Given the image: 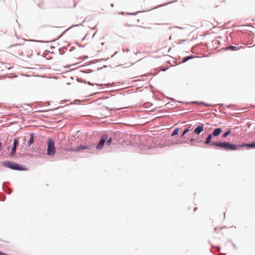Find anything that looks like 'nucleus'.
I'll list each match as a JSON object with an SVG mask.
<instances>
[{"label": "nucleus", "mask_w": 255, "mask_h": 255, "mask_svg": "<svg viewBox=\"0 0 255 255\" xmlns=\"http://www.w3.org/2000/svg\"><path fill=\"white\" fill-rule=\"evenodd\" d=\"M55 151L54 140L51 138H48L47 141V154L50 156H54Z\"/></svg>", "instance_id": "obj_1"}, {"label": "nucleus", "mask_w": 255, "mask_h": 255, "mask_svg": "<svg viewBox=\"0 0 255 255\" xmlns=\"http://www.w3.org/2000/svg\"><path fill=\"white\" fill-rule=\"evenodd\" d=\"M228 142L217 141L212 143V147L216 149L224 150L228 151Z\"/></svg>", "instance_id": "obj_2"}, {"label": "nucleus", "mask_w": 255, "mask_h": 255, "mask_svg": "<svg viewBox=\"0 0 255 255\" xmlns=\"http://www.w3.org/2000/svg\"><path fill=\"white\" fill-rule=\"evenodd\" d=\"M108 137V136L107 134H104L101 136L100 139L99 143L96 147V148L97 150L101 149L104 147L105 144H106V141L107 140Z\"/></svg>", "instance_id": "obj_3"}, {"label": "nucleus", "mask_w": 255, "mask_h": 255, "mask_svg": "<svg viewBox=\"0 0 255 255\" xmlns=\"http://www.w3.org/2000/svg\"><path fill=\"white\" fill-rule=\"evenodd\" d=\"M95 144H92L91 145H80L72 149V151L75 152L79 151L84 149L91 150L94 148Z\"/></svg>", "instance_id": "obj_4"}, {"label": "nucleus", "mask_w": 255, "mask_h": 255, "mask_svg": "<svg viewBox=\"0 0 255 255\" xmlns=\"http://www.w3.org/2000/svg\"><path fill=\"white\" fill-rule=\"evenodd\" d=\"M242 144H236L230 142H228V151L238 150L242 149L243 146H241Z\"/></svg>", "instance_id": "obj_5"}, {"label": "nucleus", "mask_w": 255, "mask_h": 255, "mask_svg": "<svg viewBox=\"0 0 255 255\" xmlns=\"http://www.w3.org/2000/svg\"><path fill=\"white\" fill-rule=\"evenodd\" d=\"M15 163L10 160H6L2 162V165L5 167L14 170Z\"/></svg>", "instance_id": "obj_6"}, {"label": "nucleus", "mask_w": 255, "mask_h": 255, "mask_svg": "<svg viewBox=\"0 0 255 255\" xmlns=\"http://www.w3.org/2000/svg\"><path fill=\"white\" fill-rule=\"evenodd\" d=\"M204 129V125L201 124L198 126L194 130L193 132L192 136H194V134L195 135H199L200 133L203 131Z\"/></svg>", "instance_id": "obj_7"}, {"label": "nucleus", "mask_w": 255, "mask_h": 255, "mask_svg": "<svg viewBox=\"0 0 255 255\" xmlns=\"http://www.w3.org/2000/svg\"><path fill=\"white\" fill-rule=\"evenodd\" d=\"M208 118L209 117L212 118L216 116V114L215 113H213L212 112L214 111L215 112H217L216 109H214L212 107V105L208 103Z\"/></svg>", "instance_id": "obj_8"}, {"label": "nucleus", "mask_w": 255, "mask_h": 255, "mask_svg": "<svg viewBox=\"0 0 255 255\" xmlns=\"http://www.w3.org/2000/svg\"><path fill=\"white\" fill-rule=\"evenodd\" d=\"M14 170L17 171H25L27 170V168L23 165L16 162Z\"/></svg>", "instance_id": "obj_9"}, {"label": "nucleus", "mask_w": 255, "mask_h": 255, "mask_svg": "<svg viewBox=\"0 0 255 255\" xmlns=\"http://www.w3.org/2000/svg\"><path fill=\"white\" fill-rule=\"evenodd\" d=\"M222 132V128H217L213 129V135L214 137L218 136Z\"/></svg>", "instance_id": "obj_10"}, {"label": "nucleus", "mask_w": 255, "mask_h": 255, "mask_svg": "<svg viewBox=\"0 0 255 255\" xmlns=\"http://www.w3.org/2000/svg\"><path fill=\"white\" fill-rule=\"evenodd\" d=\"M34 133L33 132H31L29 134V138L27 141V145L30 147L31 145L33 143L34 141Z\"/></svg>", "instance_id": "obj_11"}, {"label": "nucleus", "mask_w": 255, "mask_h": 255, "mask_svg": "<svg viewBox=\"0 0 255 255\" xmlns=\"http://www.w3.org/2000/svg\"><path fill=\"white\" fill-rule=\"evenodd\" d=\"M241 146H243V147H248L252 149H255V142H251V143H245L243 144H242Z\"/></svg>", "instance_id": "obj_12"}, {"label": "nucleus", "mask_w": 255, "mask_h": 255, "mask_svg": "<svg viewBox=\"0 0 255 255\" xmlns=\"http://www.w3.org/2000/svg\"><path fill=\"white\" fill-rule=\"evenodd\" d=\"M240 49V47H236L234 45H230L226 47L224 49V51L230 50V51H236Z\"/></svg>", "instance_id": "obj_13"}, {"label": "nucleus", "mask_w": 255, "mask_h": 255, "mask_svg": "<svg viewBox=\"0 0 255 255\" xmlns=\"http://www.w3.org/2000/svg\"><path fill=\"white\" fill-rule=\"evenodd\" d=\"M213 137L214 135L212 132L208 133V146L212 147V143L214 141L212 140Z\"/></svg>", "instance_id": "obj_14"}, {"label": "nucleus", "mask_w": 255, "mask_h": 255, "mask_svg": "<svg viewBox=\"0 0 255 255\" xmlns=\"http://www.w3.org/2000/svg\"><path fill=\"white\" fill-rule=\"evenodd\" d=\"M232 131V128H229L226 129V130L221 135L222 138H226L231 133Z\"/></svg>", "instance_id": "obj_15"}, {"label": "nucleus", "mask_w": 255, "mask_h": 255, "mask_svg": "<svg viewBox=\"0 0 255 255\" xmlns=\"http://www.w3.org/2000/svg\"><path fill=\"white\" fill-rule=\"evenodd\" d=\"M196 57H197L196 56L193 55H189L187 56L184 57L182 58V62L185 63V62L188 61V60L193 59Z\"/></svg>", "instance_id": "obj_16"}, {"label": "nucleus", "mask_w": 255, "mask_h": 255, "mask_svg": "<svg viewBox=\"0 0 255 255\" xmlns=\"http://www.w3.org/2000/svg\"><path fill=\"white\" fill-rule=\"evenodd\" d=\"M190 130V127L186 128L184 129L183 131L180 135V138L182 139L185 138V135Z\"/></svg>", "instance_id": "obj_17"}, {"label": "nucleus", "mask_w": 255, "mask_h": 255, "mask_svg": "<svg viewBox=\"0 0 255 255\" xmlns=\"http://www.w3.org/2000/svg\"><path fill=\"white\" fill-rule=\"evenodd\" d=\"M180 128H175L172 132L171 134V136H174L177 135L179 134Z\"/></svg>", "instance_id": "obj_18"}, {"label": "nucleus", "mask_w": 255, "mask_h": 255, "mask_svg": "<svg viewBox=\"0 0 255 255\" xmlns=\"http://www.w3.org/2000/svg\"><path fill=\"white\" fill-rule=\"evenodd\" d=\"M19 144V139L17 138H14L12 146L16 147Z\"/></svg>", "instance_id": "obj_19"}, {"label": "nucleus", "mask_w": 255, "mask_h": 255, "mask_svg": "<svg viewBox=\"0 0 255 255\" xmlns=\"http://www.w3.org/2000/svg\"><path fill=\"white\" fill-rule=\"evenodd\" d=\"M67 49V47H63L62 48L59 49V52L60 55H63L65 52V50Z\"/></svg>", "instance_id": "obj_20"}, {"label": "nucleus", "mask_w": 255, "mask_h": 255, "mask_svg": "<svg viewBox=\"0 0 255 255\" xmlns=\"http://www.w3.org/2000/svg\"><path fill=\"white\" fill-rule=\"evenodd\" d=\"M113 141L112 137H110L109 138H107V140L106 141V145L108 146H110L111 145Z\"/></svg>", "instance_id": "obj_21"}, {"label": "nucleus", "mask_w": 255, "mask_h": 255, "mask_svg": "<svg viewBox=\"0 0 255 255\" xmlns=\"http://www.w3.org/2000/svg\"><path fill=\"white\" fill-rule=\"evenodd\" d=\"M16 150V147L15 146H12L11 149V152H10V155L13 156L14 154L15 153Z\"/></svg>", "instance_id": "obj_22"}, {"label": "nucleus", "mask_w": 255, "mask_h": 255, "mask_svg": "<svg viewBox=\"0 0 255 255\" xmlns=\"http://www.w3.org/2000/svg\"><path fill=\"white\" fill-rule=\"evenodd\" d=\"M80 72H83L84 73H90L93 72V70L91 69H84V70H80Z\"/></svg>", "instance_id": "obj_23"}, {"label": "nucleus", "mask_w": 255, "mask_h": 255, "mask_svg": "<svg viewBox=\"0 0 255 255\" xmlns=\"http://www.w3.org/2000/svg\"><path fill=\"white\" fill-rule=\"evenodd\" d=\"M210 42L212 43V45L213 46H214V44H218L220 43V42L219 41L215 40H214L213 39L210 40Z\"/></svg>", "instance_id": "obj_24"}, {"label": "nucleus", "mask_w": 255, "mask_h": 255, "mask_svg": "<svg viewBox=\"0 0 255 255\" xmlns=\"http://www.w3.org/2000/svg\"><path fill=\"white\" fill-rule=\"evenodd\" d=\"M77 81L80 83H83L85 84L86 83H87V81L85 79H82V78H78Z\"/></svg>", "instance_id": "obj_25"}, {"label": "nucleus", "mask_w": 255, "mask_h": 255, "mask_svg": "<svg viewBox=\"0 0 255 255\" xmlns=\"http://www.w3.org/2000/svg\"><path fill=\"white\" fill-rule=\"evenodd\" d=\"M69 29H67L65 30H64L63 32H62L60 35H59L58 39L61 38L63 35H64L65 33Z\"/></svg>", "instance_id": "obj_26"}, {"label": "nucleus", "mask_w": 255, "mask_h": 255, "mask_svg": "<svg viewBox=\"0 0 255 255\" xmlns=\"http://www.w3.org/2000/svg\"><path fill=\"white\" fill-rule=\"evenodd\" d=\"M82 24L81 23H80V24H74V25H72V26H71L70 27H69L68 29H70L74 27H77V26H80V25H81Z\"/></svg>", "instance_id": "obj_27"}, {"label": "nucleus", "mask_w": 255, "mask_h": 255, "mask_svg": "<svg viewBox=\"0 0 255 255\" xmlns=\"http://www.w3.org/2000/svg\"><path fill=\"white\" fill-rule=\"evenodd\" d=\"M192 103H195V104H203L204 105L207 106V103H204V102H199V101H193V102H192Z\"/></svg>", "instance_id": "obj_28"}, {"label": "nucleus", "mask_w": 255, "mask_h": 255, "mask_svg": "<svg viewBox=\"0 0 255 255\" xmlns=\"http://www.w3.org/2000/svg\"><path fill=\"white\" fill-rule=\"evenodd\" d=\"M187 39H182L179 42L177 43V44H180L182 43L183 42L186 41Z\"/></svg>", "instance_id": "obj_29"}, {"label": "nucleus", "mask_w": 255, "mask_h": 255, "mask_svg": "<svg viewBox=\"0 0 255 255\" xmlns=\"http://www.w3.org/2000/svg\"><path fill=\"white\" fill-rule=\"evenodd\" d=\"M185 143H186V142L185 141H179L177 142L175 144H183Z\"/></svg>", "instance_id": "obj_30"}, {"label": "nucleus", "mask_w": 255, "mask_h": 255, "mask_svg": "<svg viewBox=\"0 0 255 255\" xmlns=\"http://www.w3.org/2000/svg\"><path fill=\"white\" fill-rule=\"evenodd\" d=\"M86 84H88L89 85H90V86H94V84L89 82V81H87V83H86Z\"/></svg>", "instance_id": "obj_31"}, {"label": "nucleus", "mask_w": 255, "mask_h": 255, "mask_svg": "<svg viewBox=\"0 0 255 255\" xmlns=\"http://www.w3.org/2000/svg\"><path fill=\"white\" fill-rule=\"evenodd\" d=\"M34 41L35 42H41V43H46L47 42V41H43V40H34Z\"/></svg>", "instance_id": "obj_32"}, {"label": "nucleus", "mask_w": 255, "mask_h": 255, "mask_svg": "<svg viewBox=\"0 0 255 255\" xmlns=\"http://www.w3.org/2000/svg\"><path fill=\"white\" fill-rule=\"evenodd\" d=\"M75 49V47L74 46L71 47L70 49H69V52H71Z\"/></svg>", "instance_id": "obj_33"}, {"label": "nucleus", "mask_w": 255, "mask_h": 255, "mask_svg": "<svg viewBox=\"0 0 255 255\" xmlns=\"http://www.w3.org/2000/svg\"><path fill=\"white\" fill-rule=\"evenodd\" d=\"M2 147H3L2 142L0 141V151L1 150Z\"/></svg>", "instance_id": "obj_34"}, {"label": "nucleus", "mask_w": 255, "mask_h": 255, "mask_svg": "<svg viewBox=\"0 0 255 255\" xmlns=\"http://www.w3.org/2000/svg\"><path fill=\"white\" fill-rule=\"evenodd\" d=\"M208 28L211 26V27L210 28V29H212L213 28V24L211 22H210V24H208Z\"/></svg>", "instance_id": "obj_35"}, {"label": "nucleus", "mask_w": 255, "mask_h": 255, "mask_svg": "<svg viewBox=\"0 0 255 255\" xmlns=\"http://www.w3.org/2000/svg\"><path fill=\"white\" fill-rule=\"evenodd\" d=\"M138 12H137L138 13ZM137 14V12L136 13H132V12H128V13H127V14L128 15H136Z\"/></svg>", "instance_id": "obj_36"}, {"label": "nucleus", "mask_w": 255, "mask_h": 255, "mask_svg": "<svg viewBox=\"0 0 255 255\" xmlns=\"http://www.w3.org/2000/svg\"><path fill=\"white\" fill-rule=\"evenodd\" d=\"M203 142H204L205 144H207V137L205 138V139H204V140Z\"/></svg>", "instance_id": "obj_37"}, {"label": "nucleus", "mask_w": 255, "mask_h": 255, "mask_svg": "<svg viewBox=\"0 0 255 255\" xmlns=\"http://www.w3.org/2000/svg\"><path fill=\"white\" fill-rule=\"evenodd\" d=\"M77 44L80 47H85V45H81V44H79L78 43H77Z\"/></svg>", "instance_id": "obj_38"}, {"label": "nucleus", "mask_w": 255, "mask_h": 255, "mask_svg": "<svg viewBox=\"0 0 255 255\" xmlns=\"http://www.w3.org/2000/svg\"><path fill=\"white\" fill-rule=\"evenodd\" d=\"M175 27L176 28L180 29H184L183 27H181V26H175Z\"/></svg>", "instance_id": "obj_39"}, {"label": "nucleus", "mask_w": 255, "mask_h": 255, "mask_svg": "<svg viewBox=\"0 0 255 255\" xmlns=\"http://www.w3.org/2000/svg\"><path fill=\"white\" fill-rule=\"evenodd\" d=\"M106 108L107 109L109 110L110 111H113V110H115L114 108H108L107 107H106Z\"/></svg>", "instance_id": "obj_40"}, {"label": "nucleus", "mask_w": 255, "mask_h": 255, "mask_svg": "<svg viewBox=\"0 0 255 255\" xmlns=\"http://www.w3.org/2000/svg\"><path fill=\"white\" fill-rule=\"evenodd\" d=\"M232 244H233V246L234 248L235 249H237V247L236 245L234 243H233Z\"/></svg>", "instance_id": "obj_41"}, {"label": "nucleus", "mask_w": 255, "mask_h": 255, "mask_svg": "<svg viewBox=\"0 0 255 255\" xmlns=\"http://www.w3.org/2000/svg\"><path fill=\"white\" fill-rule=\"evenodd\" d=\"M118 53V51H116L113 55L111 56V57L113 58L115 55Z\"/></svg>", "instance_id": "obj_42"}, {"label": "nucleus", "mask_w": 255, "mask_h": 255, "mask_svg": "<svg viewBox=\"0 0 255 255\" xmlns=\"http://www.w3.org/2000/svg\"><path fill=\"white\" fill-rule=\"evenodd\" d=\"M108 58L106 59H102L99 60V62H101V61H103V60L106 61V60H108Z\"/></svg>", "instance_id": "obj_43"}, {"label": "nucleus", "mask_w": 255, "mask_h": 255, "mask_svg": "<svg viewBox=\"0 0 255 255\" xmlns=\"http://www.w3.org/2000/svg\"><path fill=\"white\" fill-rule=\"evenodd\" d=\"M195 141V139H194V138H191V139H190V141H191V142H194Z\"/></svg>", "instance_id": "obj_44"}, {"label": "nucleus", "mask_w": 255, "mask_h": 255, "mask_svg": "<svg viewBox=\"0 0 255 255\" xmlns=\"http://www.w3.org/2000/svg\"><path fill=\"white\" fill-rule=\"evenodd\" d=\"M222 106H225L226 107L229 108L230 106H231L230 105H224V104H221Z\"/></svg>", "instance_id": "obj_45"}, {"label": "nucleus", "mask_w": 255, "mask_h": 255, "mask_svg": "<svg viewBox=\"0 0 255 255\" xmlns=\"http://www.w3.org/2000/svg\"><path fill=\"white\" fill-rule=\"evenodd\" d=\"M1 255H9L8 254H7L6 253H4L3 252H2V253H1Z\"/></svg>", "instance_id": "obj_46"}, {"label": "nucleus", "mask_w": 255, "mask_h": 255, "mask_svg": "<svg viewBox=\"0 0 255 255\" xmlns=\"http://www.w3.org/2000/svg\"><path fill=\"white\" fill-rule=\"evenodd\" d=\"M138 27H141V28H150V27H144V26H137Z\"/></svg>", "instance_id": "obj_47"}, {"label": "nucleus", "mask_w": 255, "mask_h": 255, "mask_svg": "<svg viewBox=\"0 0 255 255\" xmlns=\"http://www.w3.org/2000/svg\"><path fill=\"white\" fill-rule=\"evenodd\" d=\"M96 85H97V86H104V84H96Z\"/></svg>", "instance_id": "obj_48"}, {"label": "nucleus", "mask_w": 255, "mask_h": 255, "mask_svg": "<svg viewBox=\"0 0 255 255\" xmlns=\"http://www.w3.org/2000/svg\"><path fill=\"white\" fill-rule=\"evenodd\" d=\"M99 93H98V92H97V93H94V94H92L91 96H95V95H97V94H99Z\"/></svg>", "instance_id": "obj_49"}, {"label": "nucleus", "mask_w": 255, "mask_h": 255, "mask_svg": "<svg viewBox=\"0 0 255 255\" xmlns=\"http://www.w3.org/2000/svg\"><path fill=\"white\" fill-rule=\"evenodd\" d=\"M17 45H20V44H15L14 45H11V46H17Z\"/></svg>", "instance_id": "obj_50"}, {"label": "nucleus", "mask_w": 255, "mask_h": 255, "mask_svg": "<svg viewBox=\"0 0 255 255\" xmlns=\"http://www.w3.org/2000/svg\"><path fill=\"white\" fill-rule=\"evenodd\" d=\"M10 146H7L6 147V149H7V150H9V149H10Z\"/></svg>", "instance_id": "obj_51"}, {"label": "nucleus", "mask_w": 255, "mask_h": 255, "mask_svg": "<svg viewBox=\"0 0 255 255\" xmlns=\"http://www.w3.org/2000/svg\"><path fill=\"white\" fill-rule=\"evenodd\" d=\"M126 51L127 52H129V51H130V49H127L126 50Z\"/></svg>", "instance_id": "obj_52"}, {"label": "nucleus", "mask_w": 255, "mask_h": 255, "mask_svg": "<svg viewBox=\"0 0 255 255\" xmlns=\"http://www.w3.org/2000/svg\"><path fill=\"white\" fill-rule=\"evenodd\" d=\"M197 209V207H194V212H195Z\"/></svg>", "instance_id": "obj_53"}, {"label": "nucleus", "mask_w": 255, "mask_h": 255, "mask_svg": "<svg viewBox=\"0 0 255 255\" xmlns=\"http://www.w3.org/2000/svg\"><path fill=\"white\" fill-rule=\"evenodd\" d=\"M88 58V56L87 55H86L84 56V58L85 59H86V58Z\"/></svg>", "instance_id": "obj_54"}, {"label": "nucleus", "mask_w": 255, "mask_h": 255, "mask_svg": "<svg viewBox=\"0 0 255 255\" xmlns=\"http://www.w3.org/2000/svg\"><path fill=\"white\" fill-rule=\"evenodd\" d=\"M111 7H114V3H111Z\"/></svg>", "instance_id": "obj_55"}, {"label": "nucleus", "mask_w": 255, "mask_h": 255, "mask_svg": "<svg viewBox=\"0 0 255 255\" xmlns=\"http://www.w3.org/2000/svg\"><path fill=\"white\" fill-rule=\"evenodd\" d=\"M171 50V48H170L168 50V52H168V53H169Z\"/></svg>", "instance_id": "obj_56"}, {"label": "nucleus", "mask_w": 255, "mask_h": 255, "mask_svg": "<svg viewBox=\"0 0 255 255\" xmlns=\"http://www.w3.org/2000/svg\"><path fill=\"white\" fill-rule=\"evenodd\" d=\"M54 48V47L53 46H52V45L50 46V48L51 49H52V48Z\"/></svg>", "instance_id": "obj_57"}, {"label": "nucleus", "mask_w": 255, "mask_h": 255, "mask_svg": "<svg viewBox=\"0 0 255 255\" xmlns=\"http://www.w3.org/2000/svg\"><path fill=\"white\" fill-rule=\"evenodd\" d=\"M96 32H95L94 34H93V37H94L95 36V35H96Z\"/></svg>", "instance_id": "obj_58"}, {"label": "nucleus", "mask_w": 255, "mask_h": 255, "mask_svg": "<svg viewBox=\"0 0 255 255\" xmlns=\"http://www.w3.org/2000/svg\"><path fill=\"white\" fill-rule=\"evenodd\" d=\"M208 131H209V130H211V128H209V127H208Z\"/></svg>", "instance_id": "obj_59"}, {"label": "nucleus", "mask_w": 255, "mask_h": 255, "mask_svg": "<svg viewBox=\"0 0 255 255\" xmlns=\"http://www.w3.org/2000/svg\"><path fill=\"white\" fill-rule=\"evenodd\" d=\"M76 6V3L75 2L74 7H75Z\"/></svg>", "instance_id": "obj_60"}, {"label": "nucleus", "mask_w": 255, "mask_h": 255, "mask_svg": "<svg viewBox=\"0 0 255 255\" xmlns=\"http://www.w3.org/2000/svg\"><path fill=\"white\" fill-rule=\"evenodd\" d=\"M107 67V66L106 65H105L103 66V67H104V68H106Z\"/></svg>", "instance_id": "obj_61"}, {"label": "nucleus", "mask_w": 255, "mask_h": 255, "mask_svg": "<svg viewBox=\"0 0 255 255\" xmlns=\"http://www.w3.org/2000/svg\"><path fill=\"white\" fill-rule=\"evenodd\" d=\"M8 194H10L11 193V191H9V192H7Z\"/></svg>", "instance_id": "obj_62"}, {"label": "nucleus", "mask_w": 255, "mask_h": 255, "mask_svg": "<svg viewBox=\"0 0 255 255\" xmlns=\"http://www.w3.org/2000/svg\"><path fill=\"white\" fill-rule=\"evenodd\" d=\"M122 50H123V52H125L126 51V50L125 49H123Z\"/></svg>", "instance_id": "obj_63"}, {"label": "nucleus", "mask_w": 255, "mask_h": 255, "mask_svg": "<svg viewBox=\"0 0 255 255\" xmlns=\"http://www.w3.org/2000/svg\"><path fill=\"white\" fill-rule=\"evenodd\" d=\"M2 252L0 251V255H1Z\"/></svg>", "instance_id": "obj_64"}]
</instances>
